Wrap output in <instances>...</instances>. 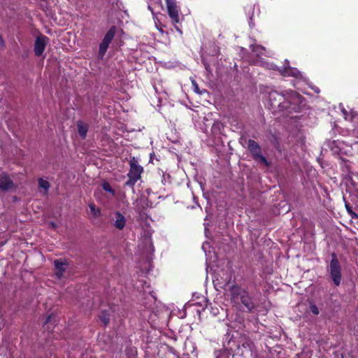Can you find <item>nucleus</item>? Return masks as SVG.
Returning a JSON list of instances; mask_svg holds the SVG:
<instances>
[{"mask_svg": "<svg viewBox=\"0 0 358 358\" xmlns=\"http://www.w3.org/2000/svg\"><path fill=\"white\" fill-rule=\"evenodd\" d=\"M329 273L336 286H339L342 280L341 266L336 253L331 254V259L329 263Z\"/></svg>", "mask_w": 358, "mask_h": 358, "instance_id": "1", "label": "nucleus"}, {"mask_svg": "<svg viewBox=\"0 0 358 358\" xmlns=\"http://www.w3.org/2000/svg\"><path fill=\"white\" fill-rule=\"evenodd\" d=\"M285 109L298 111L303 101V97L297 92L290 90L286 91Z\"/></svg>", "mask_w": 358, "mask_h": 358, "instance_id": "2", "label": "nucleus"}, {"mask_svg": "<svg viewBox=\"0 0 358 358\" xmlns=\"http://www.w3.org/2000/svg\"><path fill=\"white\" fill-rule=\"evenodd\" d=\"M129 164L130 170L127 174L129 180L126 182V185L133 187L141 178L143 169L138 164V161L134 157L131 159Z\"/></svg>", "mask_w": 358, "mask_h": 358, "instance_id": "3", "label": "nucleus"}, {"mask_svg": "<svg viewBox=\"0 0 358 358\" xmlns=\"http://www.w3.org/2000/svg\"><path fill=\"white\" fill-rule=\"evenodd\" d=\"M248 150L250 152L252 157L257 162H260L264 164L266 166H269L270 163L267 159L262 155V150L257 142L250 139L248 141Z\"/></svg>", "mask_w": 358, "mask_h": 358, "instance_id": "4", "label": "nucleus"}, {"mask_svg": "<svg viewBox=\"0 0 358 358\" xmlns=\"http://www.w3.org/2000/svg\"><path fill=\"white\" fill-rule=\"evenodd\" d=\"M285 95L286 92L284 93H279L277 91H272L268 94V100L271 103V106L273 108H280L281 110H284L285 108L283 105H285Z\"/></svg>", "mask_w": 358, "mask_h": 358, "instance_id": "5", "label": "nucleus"}, {"mask_svg": "<svg viewBox=\"0 0 358 358\" xmlns=\"http://www.w3.org/2000/svg\"><path fill=\"white\" fill-rule=\"evenodd\" d=\"M115 34V27H112L106 34L104 38L99 45V56L103 58L105 55L109 44L113 41Z\"/></svg>", "mask_w": 358, "mask_h": 358, "instance_id": "6", "label": "nucleus"}, {"mask_svg": "<svg viewBox=\"0 0 358 358\" xmlns=\"http://www.w3.org/2000/svg\"><path fill=\"white\" fill-rule=\"evenodd\" d=\"M168 14L174 24L180 22L179 9L175 0H166Z\"/></svg>", "mask_w": 358, "mask_h": 358, "instance_id": "7", "label": "nucleus"}, {"mask_svg": "<svg viewBox=\"0 0 358 358\" xmlns=\"http://www.w3.org/2000/svg\"><path fill=\"white\" fill-rule=\"evenodd\" d=\"M17 186L6 173L0 174V191L9 192L15 189Z\"/></svg>", "mask_w": 358, "mask_h": 358, "instance_id": "8", "label": "nucleus"}, {"mask_svg": "<svg viewBox=\"0 0 358 358\" xmlns=\"http://www.w3.org/2000/svg\"><path fill=\"white\" fill-rule=\"evenodd\" d=\"M276 69L283 76H291L296 78H301L302 77L301 73L296 68L291 67L289 65L283 67H276Z\"/></svg>", "mask_w": 358, "mask_h": 358, "instance_id": "9", "label": "nucleus"}, {"mask_svg": "<svg viewBox=\"0 0 358 358\" xmlns=\"http://www.w3.org/2000/svg\"><path fill=\"white\" fill-rule=\"evenodd\" d=\"M48 41V38L45 36H39L36 37L34 48V53L36 56L42 55Z\"/></svg>", "mask_w": 358, "mask_h": 358, "instance_id": "10", "label": "nucleus"}, {"mask_svg": "<svg viewBox=\"0 0 358 358\" xmlns=\"http://www.w3.org/2000/svg\"><path fill=\"white\" fill-rule=\"evenodd\" d=\"M55 273L58 279H60L66 271L68 263L66 261L56 259L54 261Z\"/></svg>", "mask_w": 358, "mask_h": 358, "instance_id": "11", "label": "nucleus"}, {"mask_svg": "<svg viewBox=\"0 0 358 358\" xmlns=\"http://www.w3.org/2000/svg\"><path fill=\"white\" fill-rule=\"evenodd\" d=\"M113 220V225L116 229L119 230H122L124 229L126 224V219L122 213H120V212H116L115 213Z\"/></svg>", "mask_w": 358, "mask_h": 358, "instance_id": "12", "label": "nucleus"}, {"mask_svg": "<svg viewBox=\"0 0 358 358\" xmlns=\"http://www.w3.org/2000/svg\"><path fill=\"white\" fill-rule=\"evenodd\" d=\"M77 127L78 134L83 138H85L89 129L88 124L82 121H78L77 122Z\"/></svg>", "mask_w": 358, "mask_h": 358, "instance_id": "13", "label": "nucleus"}, {"mask_svg": "<svg viewBox=\"0 0 358 358\" xmlns=\"http://www.w3.org/2000/svg\"><path fill=\"white\" fill-rule=\"evenodd\" d=\"M242 303L251 311L254 308V304L252 303L251 299L248 296L245 292H243L241 296Z\"/></svg>", "mask_w": 358, "mask_h": 358, "instance_id": "14", "label": "nucleus"}, {"mask_svg": "<svg viewBox=\"0 0 358 358\" xmlns=\"http://www.w3.org/2000/svg\"><path fill=\"white\" fill-rule=\"evenodd\" d=\"M251 50L257 55H266V48L259 45H251Z\"/></svg>", "mask_w": 358, "mask_h": 358, "instance_id": "15", "label": "nucleus"}, {"mask_svg": "<svg viewBox=\"0 0 358 358\" xmlns=\"http://www.w3.org/2000/svg\"><path fill=\"white\" fill-rule=\"evenodd\" d=\"M38 186L39 187L43 189L45 191V192H47L50 188V183L48 181L40 178L38 180Z\"/></svg>", "mask_w": 358, "mask_h": 358, "instance_id": "16", "label": "nucleus"}, {"mask_svg": "<svg viewBox=\"0 0 358 358\" xmlns=\"http://www.w3.org/2000/svg\"><path fill=\"white\" fill-rule=\"evenodd\" d=\"M90 212L94 215V217H97L101 215V210L99 208H96V206L94 203H90L89 205Z\"/></svg>", "mask_w": 358, "mask_h": 358, "instance_id": "17", "label": "nucleus"}, {"mask_svg": "<svg viewBox=\"0 0 358 358\" xmlns=\"http://www.w3.org/2000/svg\"><path fill=\"white\" fill-rule=\"evenodd\" d=\"M99 318L105 325H107L110 321L109 315L105 311L101 313V314L99 316Z\"/></svg>", "mask_w": 358, "mask_h": 358, "instance_id": "18", "label": "nucleus"}, {"mask_svg": "<svg viewBox=\"0 0 358 358\" xmlns=\"http://www.w3.org/2000/svg\"><path fill=\"white\" fill-rule=\"evenodd\" d=\"M102 187L105 191L114 194V191L108 182H103L102 185Z\"/></svg>", "mask_w": 358, "mask_h": 358, "instance_id": "19", "label": "nucleus"}, {"mask_svg": "<svg viewBox=\"0 0 358 358\" xmlns=\"http://www.w3.org/2000/svg\"><path fill=\"white\" fill-rule=\"evenodd\" d=\"M310 310L314 315H318L320 313L319 308L315 304H310Z\"/></svg>", "mask_w": 358, "mask_h": 358, "instance_id": "20", "label": "nucleus"}, {"mask_svg": "<svg viewBox=\"0 0 358 358\" xmlns=\"http://www.w3.org/2000/svg\"><path fill=\"white\" fill-rule=\"evenodd\" d=\"M192 84L194 86V91L196 92L199 93V87H198V85H197V84L196 83V82L194 80L192 81Z\"/></svg>", "mask_w": 358, "mask_h": 358, "instance_id": "21", "label": "nucleus"}, {"mask_svg": "<svg viewBox=\"0 0 358 358\" xmlns=\"http://www.w3.org/2000/svg\"><path fill=\"white\" fill-rule=\"evenodd\" d=\"M175 28L176 29V30H177L180 34H182V31L180 30V29L178 26L175 25Z\"/></svg>", "mask_w": 358, "mask_h": 358, "instance_id": "22", "label": "nucleus"}, {"mask_svg": "<svg viewBox=\"0 0 358 358\" xmlns=\"http://www.w3.org/2000/svg\"><path fill=\"white\" fill-rule=\"evenodd\" d=\"M50 319H51V317H50V316H49V317L47 318L46 321H45V324H48V323L50 321Z\"/></svg>", "mask_w": 358, "mask_h": 358, "instance_id": "23", "label": "nucleus"}, {"mask_svg": "<svg viewBox=\"0 0 358 358\" xmlns=\"http://www.w3.org/2000/svg\"><path fill=\"white\" fill-rule=\"evenodd\" d=\"M51 224H52V227H55V224L52 223Z\"/></svg>", "mask_w": 358, "mask_h": 358, "instance_id": "24", "label": "nucleus"}, {"mask_svg": "<svg viewBox=\"0 0 358 358\" xmlns=\"http://www.w3.org/2000/svg\"><path fill=\"white\" fill-rule=\"evenodd\" d=\"M342 358H343V357H342Z\"/></svg>", "mask_w": 358, "mask_h": 358, "instance_id": "25", "label": "nucleus"}]
</instances>
